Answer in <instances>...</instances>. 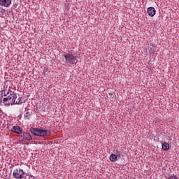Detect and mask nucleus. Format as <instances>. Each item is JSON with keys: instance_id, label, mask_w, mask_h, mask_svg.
Here are the masks:
<instances>
[{"instance_id": "nucleus-1", "label": "nucleus", "mask_w": 179, "mask_h": 179, "mask_svg": "<svg viewBox=\"0 0 179 179\" xmlns=\"http://www.w3.org/2000/svg\"><path fill=\"white\" fill-rule=\"evenodd\" d=\"M3 94L5 98H3V101H0V104L1 106H13V104L17 105V101H19L17 98V95L10 90H4L3 91Z\"/></svg>"}, {"instance_id": "nucleus-2", "label": "nucleus", "mask_w": 179, "mask_h": 179, "mask_svg": "<svg viewBox=\"0 0 179 179\" xmlns=\"http://www.w3.org/2000/svg\"><path fill=\"white\" fill-rule=\"evenodd\" d=\"M65 58V62L67 64H76L78 63V56L77 53L74 52H65L63 55Z\"/></svg>"}, {"instance_id": "nucleus-3", "label": "nucleus", "mask_w": 179, "mask_h": 179, "mask_svg": "<svg viewBox=\"0 0 179 179\" xmlns=\"http://www.w3.org/2000/svg\"><path fill=\"white\" fill-rule=\"evenodd\" d=\"M31 133L34 136H37L38 137H45L48 135H50V132L48 130H45L41 128H31Z\"/></svg>"}, {"instance_id": "nucleus-4", "label": "nucleus", "mask_w": 179, "mask_h": 179, "mask_svg": "<svg viewBox=\"0 0 179 179\" xmlns=\"http://www.w3.org/2000/svg\"><path fill=\"white\" fill-rule=\"evenodd\" d=\"M12 176L15 179H23L24 176H26V173L24 172L23 169L20 168L15 169Z\"/></svg>"}, {"instance_id": "nucleus-5", "label": "nucleus", "mask_w": 179, "mask_h": 179, "mask_svg": "<svg viewBox=\"0 0 179 179\" xmlns=\"http://www.w3.org/2000/svg\"><path fill=\"white\" fill-rule=\"evenodd\" d=\"M12 5V0H0V6L4 8H9Z\"/></svg>"}, {"instance_id": "nucleus-6", "label": "nucleus", "mask_w": 179, "mask_h": 179, "mask_svg": "<svg viewBox=\"0 0 179 179\" xmlns=\"http://www.w3.org/2000/svg\"><path fill=\"white\" fill-rule=\"evenodd\" d=\"M10 131L15 132L19 135L22 134V129L19 126H13V127H11L10 129Z\"/></svg>"}, {"instance_id": "nucleus-7", "label": "nucleus", "mask_w": 179, "mask_h": 179, "mask_svg": "<svg viewBox=\"0 0 179 179\" xmlns=\"http://www.w3.org/2000/svg\"><path fill=\"white\" fill-rule=\"evenodd\" d=\"M20 139L22 141H31L32 138L29 133H24L20 136Z\"/></svg>"}, {"instance_id": "nucleus-8", "label": "nucleus", "mask_w": 179, "mask_h": 179, "mask_svg": "<svg viewBox=\"0 0 179 179\" xmlns=\"http://www.w3.org/2000/svg\"><path fill=\"white\" fill-rule=\"evenodd\" d=\"M147 12L148 15H150V17H153L156 14V10L153 7L148 8Z\"/></svg>"}, {"instance_id": "nucleus-9", "label": "nucleus", "mask_w": 179, "mask_h": 179, "mask_svg": "<svg viewBox=\"0 0 179 179\" xmlns=\"http://www.w3.org/2000/svg\"><path fill=\"white\" fill-rule=\"evenodd\" d=\"M162 149H163L164 151H167L169 150V144L166 142L163 143L162 144Z\"/></svg>"}, {"instance_id": "nucleus-10", "label": "nucleus", "mask_w": 179, "mask_h": 179, "mask_svg": "<svg viewBox=\"0 0 179 179\" xmlns=\"http://www.w3.org/2000/svg\"><path fill=\"white\" fill-rule=\"evenodd\" d=\"M109 159L110 160V162H115L117 160V156L113 154L110 155Z\"/></svg>"}, {"instance_id": "nucleus-11", "label": "nucleus", "mask_w": 179, "mask_h": 179, "mask_svg": "<svg viewBox=\"0 0 179 179\" xmlns=\"http://www.w3.org/2000/svg\"><path fill=\"white\" fill-rule=\"evenodd\" d=\"M17 98H18V101H17V105H20L24 103V99L22 96H20V94L17 95Z\"/></svg>"}, {"instance_id": "nucleus-12", "label": "nucleus", "mask_w": 179, "mask_h": 179, "mask_svg": "<svg viewBox=\"0 0 179 179\" xmlns=\"http://www.w3.org/2000/svg\"><path fill=\"white\" fill-rule=\"evenodd\" d=\"M150 49L151 52H154L156 50V46L154 45L153 44H150Z\"/></svg>"}, {"instance_id": "nucleus-13", "label": "nucleus", "mask_w": 179, "mask_h": 179, "mask_svg": "<svg viewBox=\"0 0 179 179\" xmlns=\"http://www.w3.org/2000/svg\"><path fill=\"white\" fill-rule=\"evenodd\" d=\"M24 117H27L28 120L30 119V117H31V113L30 112H27L25 114H24Z\"/></svg>"}, {"instance_id": "nucleus-14", "label": "nucleus", "mask_w": 179, "mask_h": 179, "mask_svg": "<svg viewBox=\"0 0 179 179\" xmlns=\"http://www.w3.org/2000/svg\"><path fill=\"white\" fill-rule=\"evenodd\" d=\"M168 179H179V178H178L176 176L172 175V176H169V178Z\"/></svg>"}, {"instance_id": "nucleus-15", "label": "nucleus", "mask_w": 179, "mask_h": 179, "mask_svg": "<svg viewBox=\"0 0 179 179\" xmlns=\"http://www.w3.org/2000/svg\"><path fill=\"white\" fill-rule=\"evenodd\" d=\"M14 126H13V125H8V130H10V129H12V127H13Z\"/></svg>"}, {"instance_id": "nucleus-16", "label": "nucleus", "mask_w": 179, "mask_h": 179, "mask_svg": "<svg viewBox=\"0 0 179 179\" xmlns=\"http://www.w3.org/2000/svg\"><path fill=\"white\" fill-rule=\"evenodd\" d=\"M8 179V178H7Z\"/></svg>"}]
</instances>
